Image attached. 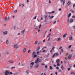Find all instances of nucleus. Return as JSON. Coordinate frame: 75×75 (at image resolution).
Wrapping results in <instances>:
<instances>
[{
	"label": "nucleus",
	"mask_w": 75,
	"mask_h": 75,
	"mask_svg": "<svg viewBox=\"0 0 75 75\" xmlns=\"http://www.w3.org/2000/svg\"><path fill=\"white\" fill-rule=\"evenodd\" d=\"M74 72L73 71L71 72V74H74Z\"/></svg>",
	"instance_id": "obj_45"
},
{
	"label": "nucleus",
	"mask_w": 75,
	"mask_h": 75,
	"mask_svg": "<svg viewBox=\"0 0 75 75\" xmlns=\"http://www.w3.org/2000/svg\"><path fill=\"white\" fill-rule=\"evenodd\" d=\"M6 54H7V55H8V54H9V52H7Z\"/></svg>",
	"instance_id": "obj_49"
},
{
	"label": "nucleus",
	"mask_w": 75,
	"mask_h": 75,
	"mask_svg": "<svg viewBox=\"0 0 75 75\" xmlns=\"http://www.w3.org/2000/svg\"><path fill=\"white\" fill-rule=\"evenodd\" d=\"M70 69H71V68H68V71H69V70H70Z\"/></svg>",
	"instance_id": "obj_52"
},
{
	"label": "nucleus",
	"mask_w": 75,
	"mask_h": 75,
	"mask_svg": "<svg viewBox=\"0 0 75 75\" xmlns=\"http://www.w3.org/2000/svg\"><path fill=\"white\" fill-rule=\"evenodd\" d=\"M58 71L59 72H62V70L61 69L59 70Z\"/></svg>",
	"instance_id": "obj_29"
},
{
	"label": "nucleus",
	"mask_w": 75,
	"mask_h": 75,
	"mask_svg": "<svg viewBox=\"0 0 75 75\" xmlns=\"http://www.w3.org/2000/svg\"><path fill=\"white\" fill-rule=\"evenodd\" d=\"M56 23V21H55L53 23V24H55Z\"/></svg>",
	"instance_id": "obj_43"
},
{
	"label": "nucleus",
	"mask_w": 75,
	"mask_h": 75,
	"mask_svg": "<svg viewBox=\"0 0 75 75\" xmlns=\"http://www.w3.org/2000/svg\"><path fill=\"white\" fill-rule=\"evenodd\" d=\"M54 54L55 55V57H57V56H58V55L59 54H58V53H54Z\"/></svg>",
	"instance_id": "obj_13"
},
{
	"label": "nucleus",
	"mask_w": 75,
	"mask_h": 75,
	"mask_svg": "<svg viewBox=\"0 0 75 75\" xmlns=\"http://www.w3.org/2000/svg\"><path fill=\"white\" fill-rule=\"evenodd\" d=\"M69 18H68V19H67V23H69Z\"/></svg>",
	"instance_id": "obj_33"
},
{
	"label": "nucleus",
	"mask_w": 75,
	"mask_h": 75,
	"mask_svg": "<svg viewBox=\"0 0 75 75\" xmlns=\"http://www.w3.org/2000/svg\"><path fill=\"white\" fill-rule=\"evenodd\" d=\"M25 29H24L23 31H21V34H24V32H25Z\"/></svg>",
	"instance_id": "obj_20"
},
{
	"label": "nucleus",
	"mask_w": 75,
	"mask_h": 75,
	"mask_svg": "<svg viewBox=\"0 0 75 75\" xmlns=\"http://www.w3.org/2000/svg\"><path fill=\"white\" fill-rule=\"evenodd\" d=\"M72 18H75V16H72Z\"/></svg>",
	"instance_id": "obj_53"
},
{
	"label": "nucleus",
	"mask_w": 75,
	"mask_h": 75,
	"mask_svg": "<svg viewBox=\"0 0 75 75\" xmlns=\"http://www.w3.org/2000/svg\"><path fill=\"white\" fill-rule=\"evenodd\" d=\"M37 43H38V41H36L35 42V45H37Z\"/></svg>",
	"instance_id": "obj_23"
},
{
	"label": "nucleus",
	"mask_w": 75,
	"mask_h": 75,
	"mask_svg": "<svg viewBox=\"0 0 75 75\" xmlns=\"http://www.w3.org/2000/svg\"><path fill=\"white\" fill-rule=\"evenodd\" d=\"M22 5H23V6L22 7H23L24 6V5L23 4H22Z\"/></svg>",
	"instance_id": "obj_56"
},
{
	"label": "nucleus",
	"mask_w": 75,
	"mask_h": 75,
	"mask_svg": "<svg viewBox=\"0 0 75 75\" xmlns=\"http://www.w3.org/2000/svg\"><path fill=\"white\" fill-rule=\"evenodd\" d=\"M70 11H71L72 13H74V11L72 9L70 10Z\"/></svg>",
	"instance_id": "obj_28"
},
{
	"label": "nucleus",
	"mask_w": 75,
	"mask_h": 75,
	"mask_svg": "<svg viewBox=\"0 0 75 75\" xmlns=\"http://www.w3.org/2000/svg\"><path fill=\"white\" fill-rule=\"evenodd\" d=\"M55 54H54L53 55V56H52V58H54V57H55Z\"/></svg>",
	"instance_id": "obj_48"
},
{
	"label": "nucleus",
	"mask_w": 75,
	"mask_h": 75,
	"mask_svg": "<svg viewBox=\"0 0 75 75\" xmlns=\"http://www.w3.org/2000/svg\"><path fill=\"white\" fill-rule=\"evenodd\" d=\"M17 10H16L15 11H14V13H17Z\"/></svg>",
	"instance_id": "obj_35"
},
{
	"label": "nucleus",
	"mask_w": 75,
	"mask_h": 75,
	"mask_svg": "<svg viewBox=\"0 0 75 75\" xmlns=\"http://www.w3.org/2000/svg\"><path fill=\"white\" fill-rule=\"evenodd\" d=\"M72 55L70 54L69 55L68 58V59H70L72 58Z\"/></svg>",
	"instance_id": "obj_4"
},
{
	"label": "nucleus",
	"mask_w": 75,
	"mask_h": 75,
	"mask_svg": "<svg viewBox=\"0 0 75 75\" xmlns=\"http://www.w3.org/2000/svg\"><path fill=\"white\" fill-rule=\"evenodd\" d=\"M67 33L65 34L64 35H63V38H65V37H66V36H67Z\"/></svg>",
	"instance_id": "obj_12"
},
{
	"label": "nucleus",
	"mask_w": 75,
	"mask_h": 75,
	"mask_svg": "<svg viewBox=\"0 0 75 75\" xmlns=\"http://www.w3.org/2000/svg\"><path fill=\"white\" fill-rule=\"evenodd\" d=\"M7 33H8L7 31H5V32H3L4 35H7Z\"/></svg>",
	"instance_id": "obj_5"
},
{
	"label": "nucleus",
	"mask_w": 75,
	"mask_h": 75,
	"mask_svg": "<svg viewBox=\"0 0 75 75\" xmlns=\"http://www.w3.org/2000/svg\"><path fill=\"white\" fill-rule=\"evenodd\" d=\"M9 74V72H8V71H6L5 72V74L6 75H8Z\"/></svg>",
	"instance_id": "obj_10"
},
{
	"label": "nucleus",
	"mask_w": 75,
	"mask_h": 75,
	"mask_svg": "<svg viewBox=\"0 0 75 75\" xmlns=\"http://www.w3.org/2000/svg\"><path fill=\"white\" fill-rule=\"evenodd\" d=\"M11 68V69H14L15 68V67H12Z\"/></svg>",
	"instance_id": "obj_42"
},
{
	"label": "nucleus",
	"mask_w": 75,
	"mask_h": 75,
	"mask_svg": "<svg viewBox=\"0 0 75 75\" xmlns=\"http://www.w3.org/2000/svg\"><path fill=\"white\" fill-rule=\"evenodd\" d=\"M42 61V59H40L39 60V62H41Z\"/></svg>",
	"instance_id": "obj_40"
},
{
	"label": "nucleus",
	"mask_w": 75,
	"mask_h": 75,
	"mask_svg": "<svg viewBox=\"0 0 75 75\" xmlns=\"http://www.w3.org/2000/svg\"><path fill=\"white\" fill-rule=\"evenodd\" d=\"M14 47L16 49H17L18 48V44H15L14 45Z\"/></svg>",
	"instance_id": "obj_2"
},
{
	"label": "nucleus",
	"mask_w": 75,
	"mask_h": 75,
	"mask_svg": "<svg viewBox=\"0 0 75 75\" xmlns=\"http://www.w3.org/2000/svg\"><path fill=\"white\" fill-rule=\"evenodd\" d=\"M39 66V64H36L34 66V67L35 68H38Z\"/></svg>",
	"instance_id": "obj_3"
},
{
	"label": "nucleus",
	"mask_w": 75,
	"mask_h": 75,
	"mask_svg": "<svg viewBox=\"0 0 75 75\" xmlns=\"http://www.w3.org/2000/svg\"><path fill=\"white\" fill-rule=\"evenodd\" d=\"M50 69H52L53 68L51 66H50Z\"/></svg>",
	"instance_id": "obj_34"
},
{
	"label": "nucleus",
	"mask_w": 75,
	"mask_h": 75,
	"mask_svg": "<svg viewBox=\"0 0 75 75\" xmlns=\"http://www.w3.org/2000/svg\"><path fill=\"white\" fill-rule=\"evenodd\" d=\"M6 44H7V45H8V44L9 43V42H8V40H6Z\"/></svg>",
	"instance_id": "obj_19"
},
{
	"label": "nucleus",
	"mask_w": 75,
	"mask_h": 75,
	"mask_svg": "<svg viewBox=\"0 0 75 75\" xmlns=\"http://www.w3.org/2000/svg\"><path fill=\"white\" fill-rule=\"evenodd\" d=\"M54 17V16H51L50 15L49 16V17L50 18V19H52V18H53Z\"/></svg>",
	"instance_id": "obj_8"
},
{
	"label": "nucleus",
	"mask_w": 75,
	"mask_h": 75,
	"mask_svg": "<svg viewBox=\"0 0 75 75\" xmlns=\"http://www.w3.org/2000/svg\"><path fill=\"white\" fill-rule=\"evenodd\" d=\"M37 18V16H36L35 17H34L33 18V20H35Z\"/></svg>",
	"instance_id": "obj_32"
},
{
	"label": "nucleus",
	"mask_w": 75,
	"mask_h": 75,
	"mask_svg": "<svg viewBox=\"0 0 75 75\" xmlns=\"http://www.w3.org/2000/svg\"><path fill=\"white\" fill-rule=\"evenodd\" d=\"M41 24H40V26H39V28H41Z\"/></svg>",
	"instance_id": "obj_47"
},
{
	"label": "nucleus",
	"mask_w": 75,
	"mask_h": 75,
	"mask_svg": "<svg viewBox=\"0 0 75 75\" xmlns=\"http://www.w3.org/2000/svg\"><path fill=\"white\" fill-rule=\"evenodd\" d=\"M61 38H59L57 40V41H61Z\"/></svg>",
	"instance_id": "obj_18"
},
{
	"label": "nucleus",
	"mask_w": 75,
	"mask_h": 75,
	"mask_svg": "<svg viewBox=\"0 0 75 75\" xmlns=\"http://www.w3.org/2000/svg\"><path fill=\"white\" fill-rule=\"evenodd\" d=\"M42 65H45V64H44V63H42L41 64Z\"/></svg>",
	"instance_id": "obj_60"
},
{
	"label": "nucleus",
	"mask_w": 75,
	"mask_h": 75,
	"mask_svg": "<svg viewBox=\"0 0 75 75\" xmlns=\"http://www.w3.org/2000/svg\"><path fill=\"white\" fill-rule=\"evenodd\" d=\"M61 68L62 71H63V70H64V66H63V65H62L61 67Z\"/></svg>",
	"instance_id": "obj_11"
},
{
	"label": "nucleus",
	"mask_w": 75,
	"mask_h": 75,
	"mask_svg": "<svg viewBox=\"0 0 75 75\" xmlns=\"http://www.w3.org/2000/svg\"><path fill=\"white\" fill-rule=\"evenodd\" d=\"M73 21L74 20H73V19H71L69 21L70 23H73Z\"/></svg>",
	"instance_id": "obj_15"
},
{
	"label": "nucleus",
	"mask_w": 75,
	"mask_h": 75,
	"mask_svg": "<svg viewBox=\"0 0 75 75\" xmlns=\"http://www.w3.org/2000/svg\"><path fill=\"white\" fill-rule=\"evenodd\" d=\"M55 13V11H53L51 12L52 14H53Z\"/></svg>",
	"instance_id": "obj_39"
},
{
	"label": "nucleus",
	"mask_w": 75,
	"mask_h": 75,
	"mask_svg": "<svg viewBox=\"0 0 75 75\" xmlns=\"http://www.w3.org/2000/svg\"><path fill=\"white\" fill-rule=\"evenodd\" d=\"M65 3V0H64L63 1V5H64V4Z\"/></svg>",
	"instance_id": "obj_31"
},
{
	"label": "nucleus",
	"mask_w": 75,
	"mask_h": 75,
	"mask_svg": "<svg viewBox=\"0 0 75 75\" xmlns=\"http://www.w3.org/2000/svg\"><path fill=\"white\" fill-rule=\"evenodd\" d=\"M49 14H52L51 12H48Z\"/></svg>",
	"instance_id": "obj_62"
},
{
	"label": "nucleus",
	"mask_w": 75,
	"mask_h": 75,
	"mask_svg": "<svg viewBox=\"0 0 75 75\" xmlns=\"http://www.w3.org/2000/svg\"><path fill=\"white\" fill-rule=\"evenodd\" d=\"M25 50H26V49L25 48H24L23 50V52H25Z\"/></svg>",
	"instance_id": "obj_24"
},
{
	"label": "nucleus",
	"mask_w": 75,
	"mask_h": 75,
	"mask_svg": "<svg viewBox=\"0 0 75 75\" xmlns=\"http://www.w3.org/2000/svg\"><path fill=\"white\" fill-rule=\"evenodd\" d=\"M54 49H55V47H53L52 48V50H50V52H52V51H54Z\"/></svg>",
	"instance_id": "obj_9"
},
{
	"label": "nucleus",
	"mask_w": 75,
	"mask_h": 75,
	"mask_svg": "<svg viewBox=\"0 0 75 75\" xmlns=\"http://www.w3.org/2000/svg\"><path fill=\"white\" fill-rule=\"evenodd\" d=\"M59 11H61V9L60 8L59 9Z\"/></svg>",
	"instance_id": "obj_63"
},
{
	"label": "nucleus",
	"mask_w": 75,
	"mask_h": 75,
	"mask_svg": "<svg viewBox=\"0 0 75 75\" xmlns=\"http://www.w3.org/2000/svg\"><path fill=\"white\" fill-rule=\"evenodd\" d=\"M39 53H40V52H37V54H39Z\"/></svg>",
	"instance_id": "obj_61"
},
{
	"label": "nucleus",
	"mask_w": 75,
	"mask_h": 75,
	"mask_svg": "<svg viewBox=\"0 0 75 75\" xmlns=\"http://www.w3.org/2000/svg\"><path fill=\"white\" fill-rule=\"evenodd\" d=\"M8 61L10 63H13V61L11 60H9Z\"/></svg>",
	"instance_id": "obj_16"
},
{
	"label": "nucleus",
	"mask_w": 75,
	"mask_h": 75,
	"mask_svg": "<svg viewBox=\"0 0 75 75\" xmlns=\"http://www.w3.org/2000/svg\"><path fill=\"white\" fill-rule=\"evenodd\" d=\"M9 74L10 75L13 74V73H12V72H10Z\"/></svg>",
	"instance_id": "obj_51"
},
{
	"label": "nucleus",
	"mask_w": 75,
	"mask_h": 75,
	"mask_svg": "<svg viewBox=\"0 0 75 75\" xmlns=\"http://www.w3.org/2000/svg\"><path fill=\"white\" fill-rule=\"evenodd\" d=\"M56 68L57 69H59V67H56Z\"/></svg>",
	"instance_id": "obj_50"
},
{
	"label": "nucleus",
	"mask_w": 75,
	"mask_h": 75,
	"mask_svg": "<svg viewBox=\"0 0 75 75\" xmlns=\"http://www.w3.org/2000/svg\"><path fill=\"white\" fill-rule=\"evenodd\" d=\"M35 53V52H33L32 55L33 56V55H34V54Z\"/></svg>",
	"instance_id": "obj_30"
},
{
	"label": "nucleus",
	"mask_w": 75,
	"mask_h": 75,
	"mask_svg": "<svg viewBox=\"0 0 75 75\" xmlns=\"http://www.w3.org/2000/svg\"><path fill=\"white\" fill-rule=\"evenodd\" d=\"M70 4H71V1H69L67 3V4L69 6Z\"/></svg>",
	"instance_id": "obj_17"
},
{
	"label": "nucleus",
	"mask_w": 75,
	"mask_h": 75,
	"mask_svg": "<svg viewBox=\"0 0 75 75\" xmlns=\"http://www.w3.org/2000/svg\"><path fill=\"white\" fill-rule=\"evenodd\" d=\"M39 60H40V59L39 58H38L37 60H36L35 62V63H37L38 62H39Z\"/></svg>",
	"instance_id": "obj_7"
},
{
	"label": "nucleus",
	"mask_w": 75,
	"mask_h": 75,
	"mask_svg": "<svg viewBox=\"0 0 75 75\" xmlns=\"http://www.w3.org/2000/svg\"><path fill=\"white\" fill-rule=\"evenodd\" d=\"M34 62H32L30 64V68H33L34 65Z\"/></svg>",
	"instance_id": "obj_1"
},
{
	"label": "nucleus",
	"mask_w": 75,
	"mask_h": 75,
	"mask_svg": "<svg viewBox=\"0 0 75 75\" xmlns=\"http://www.w3.org/2000/svg\"><path fill=\"white\" fill-rule=\"evenodd\" d=\"M2 59H3V60H2ZM4 60V59H3V58H1V61H3Z\"/></svg>",
	"instance_id": "obj_36"
},
{
	"label": "nucleus",
	"mask_w": 75,
	"mask_h": 75,
	"mask_svg": "<svg viewBox=\"0 0 75 75\" xmlns=\"http://www.w3.org/2000/svg\"><path fill=\"white\" fill-rule=\"evenodd\" d=\"M57 65L58 67H59V66H60V64H59V63H57Z\"/></svg>",
	"instance_id": "obj_26"
},
{
	"label": "nucleus",
	"mask_w": 75,
	"mask_h": 75,
	"mask_svg": "<svg viewBox=\"0 0 75 75\" xmlns=\"http://www.w3.org/2000/svg\"><path fill=\"white\" fill-rule=\"evenodd\" d=\"M72 40V36L70 35L69 37V40H70V41H71Z\"/></svg>",
	"instance_id": "obj_6"
},
{
	"label": "nucleus",
	"mask_w": 75,
	"mask_h": 75,
	"mask_svg": "<svg viewBox=\"0 0 75 75\" xmlns=\"http://www.w3.org/2000/svg\"><path fill=\"white\" fill-rule=\"evenodd\" d=\"M50 36H51V33H50L48 35H47V37L48 38V37H50Z\"/></svg>",
	"instance_id": "obj_27"
},
{
	"label": "nucleus",
	"mask_w": 75,
	"mask_h": 75,
	"mask_svg": "<svg viewBox=\"0 0 75 75\" xmlns=\"http://www.w3.org/2000/svg\"><path fill=\"white\" fill-rule=\"evenodd\" d=\"M37 55L36 54L34 55V58H35V57H37Z\"/></svg>",
	"instance_id": "obj_37"
},
{
	"label": "nucleus",
	"mask_w": 75,
	"mask_h": 75,
	"mask_svg": "<svg viewBox=\"0 0 75 75\" xmlns=\"http://www.w3.org/2000/svg\"><path fill=\"white\" fill-rule=\"evenodd\" d=\"M75 4L73 5V8H74V7H75Z\"/></svg>",
	"instance_id": "obj_57"
},
{
	"label": "nucleus",
	"mask_w": 75,
	"mask_h": 75,
	"mask_svg": "<svg viewBox=\"0 0 75 75\" xmlns=\"http://www.w3.org/2000/svg\"><path fill=\"white\" fill-rule=\"evenodd\" d=\"M5 21H7L8 20V18L7 17H5Z\"/></svg>",
	"instance_id": "obj_22"
},
{
	"label": "nucleus",
	"mask_w": 75,
	"mask_h": 75,
	"mask_svg": "<svg viewBox=\"0 0 75 75\" xmlns=\"http://www.w3.org/2000/svg\"><path fill=\"white\" fill-rule=\"evenodd\" d=\"M48 67V66L47 65H46L45 66V68H46V69H47V67Z\"/></svg>",
	"instance_id": "obj_46"
},
{
	"label": "nucleus",
	"mask_w": 75,
	"mask_h": 75,
	"mask_svg": "<svg viewBox=\"0 0 75 75\" xmlns=\"http://www.w3.org/2000/svg\"><path fill=\"white\" fill-rule=\"evenodd\" d=\"M56 62L57 63H59V59H57V60H56Z\"/></svg>",
	"instance_id": "obj_21"
},
{
	"label": "nucleus",
	"mask_w": 75,
	"mask_h": 75,
	"mask_svg": "<svg viewBox=\"0 0 75 75\" xmlns=\"http://www.w3.org/2000/svg\"><path fill=\"white\" fill-rule=\"evenodd\" d=\"M26 73L28 74H29V71L28 70L26 71Z\"/></svg>",
	"instance_id": "obj_38"
},
{
	"label": "nucleus",
	"mask_w": 75,
	"mask_h": 75,
	"mask_svg": "<svg viewBox=\"0 0 75 75\" xmlns=\"http://www.w3.org/2000/svg\"><path fill=\"white\" fill-rule=\"evenodd\" d=\"M30 51H31V50H29L28 52V53H29V52H30Z\"/></svg>",
	"instance_id": "obj_44"
},
{
	"label": "nucleus",
	"mask_w": 75,
	"mask_h": 75,
	"mask_svg": "<svg viewBox=\"0 0 75 75\" xmlns=\"http://www.w3.org/2000/svg\"><path fill=\"white\" fill-rule=\"evenodd\" d=\"M71 45H70V46H69V48H71Z\"/></svg>",
	"instance_id": "obj_59"
},
{
	"label": "nucleus",
	"mask_w": 75,
	"mask_h": 75,
	"mask_svg": "<svg viewBox=\"0 0 75 75\" xmlns=\"http://www.w3.org/2000/svg\"><path fill=\"white\" fill-rule=\"evenodd\" d=\"M40 49V46L38 47L36 49V51H37Z\"/></svg>",
	"instance_id": "obj_14"
},
{
	"label": "nucleus",
	"mask_w": 75,
	"mask_h": 75,
	"mask_svg": "<svg viewBox=\"0 0 75 75\" xmlns=\"http://www.w3.org/2000/svg\"><path fill=\"white\" fill-rule=\"evenodd\" d=\"M47 15L45 16V18H47Z\"/></svg>",
	"instance_id": "obj_58"
},
{
	"label": "nucleus",
	"mask_w": 75,
	"mask_h": 75,
	"mask_svg": "<svg viewBox=\"0 0 75 75\" xmlns=\"http://www.w3.org/2000/svg\"><path fill=\"white\" fill-rule=\"evenodd\" d=\"M71 16V13H70L69 14L68 17H69L70 16Z\"/></svg>",
	"instance_id": "obj_25"
},
{
	"label": "nucleus",
	"mask_w": 75,
	"mask_h": 75,
	"mask_svg": "<svg viewBox=\"0 0 75 75\" xmlns=\"http://www.w3.org/2000/svg\"><path fill=\"white\" fill-rule=\"evenodd\" d=\"M50 40V38H49L47 40V41H49Z\"/></svg>",
	"instance_id": "obj_55"
},
{
	"label": "nucleus",
	"mask_w": 75,
	"mask_h": 75,
	"mask_svg": "<svg viewBox=\"0 0 75 75\" xmlns=\"http://www.w3.org/2000/svg\"><path fill=\"white\" fill-rule=\"evenodd\" d=\"M61 51H62V52H64V51H63V49H62L61 50Z\"/></svg>",
	"instance_id": "obj_54"
},
{
	"label": "nucleus",
	"mask_w": 75,
	"mask_h": 75,
	"mask_svg": "<svg viewBox=\"0 0 75 75\" xmlns=\"http://www.w3.org/2000/svg\"><path fill=\"white\" fill-rule=\"evenodd\" d=\"M72 27H73V29H75V25L73 26H72Z\"/></svg>",
	"instance_id": "obj_41"
},
{
	"label": "nucleus",
	"mask_w": 75,
	"mask_h": 75,
	"mask_svg": "<svg viewBox=\"0 0 75 75\" xmlns=\"http://www.w3.org/2000/svg\"><path fill=\"white\" fill-rule=\"evenodd\" d=\"M15 75H17V73H16L15 74Z\"/></svg>",
	"instance_id": "obj_64"
}]
</instances>
